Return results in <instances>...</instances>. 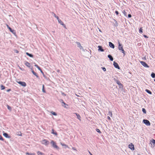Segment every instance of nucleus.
Masks as SVG:
<instances>
[{
	"mask_svg": "<svg viewBox=\"0 0 155 155\" xmlns=\"http://www.w3.org/2000/svg\"><path fill=\"white\" fill-rule=\"evenodd\" d=\"M121 51H122V52L123 54V56H124L125 55V54H126L125 52L124 51V49H123L122 50H121Z\"/></svg>",
	"mask_w": 155,
	"mask_h": 155,
	"instance_id": "nucleus-37",
	"label": "nucleus"
},
{
	"mask_svg": "<svg viewBox=\"0 0 155 155\" xmlns=\"http://www.w3.org/2000/svg\"><path fill=\"white\" fill-rule=\"evenodd\" d=\"M77 44L78 45V46L80 48L82 46L79 42H77Z\"/></svg>",
	"mask_w": 155,
	"mask_h": 155,
	"instance_id": "nucleus-29",
	"label": "nucleus"
},
{
	"mask_svg": "<svg viewBox=\"0 0 155 155\" xmlns=\"http://www.w3.org/2000/svg\"><path fill=\"white\" fill-rule=\"evenodd\" d=\"M15 52L16 53H18V50H16L15 51Z\"/></svg>",
	"mask_w": 155,
	"mask_h": 155,
	"instance_id": "nucleus-54",
	"label": "nucleus"
},
{
	"mask_svg": "<svg viewBox=\"0 0 155 155\" xmlns=\"http://www.w3.org/2000/svg\"><path fill=\"white\" fill-rule=\"evenodd\" d=\"M118 49L120 50H121L123 49L122 45L119 42H118Z\"/></svg>",
	"mask_w": 155,
	"mask_h": 155,
	"instance_id": "nucleus-11",
	"label": "nucleus"
},
{
	"mask_svg": "<svg viewBox=\"0 0 155 155\" xmlns=\"http://www.w3.org/2000/svg\"><path fill=\"white\" fill-rule=\"evenodd\" d=\"M151 76L153 78H155V74L152 73L151 74Z\"/></svg>",
	"mask_w": 155,
	"mask_h": 155,
	"instance_id": "nucleus-26",
	"label": "nucleus"
},
{
	"mask_svg": "<svg viewBox=\"0 0 155 155\" xmlns=\"http://www.w3.org/2000/svg\"><path fill=\"white\" fill-rule=\"evenodd\" d=\"M108 58L111 61H113L114 59L112 56L110 54H109L107 56Z\"/></svg>",
	"mask_w": 155,
	"mask_h": 155,
	"instance_id": "nucleus-14",
	"label": "nucleus"
},
{
	"mask_svg": "<svg viewBox=\"0 0 155 155\" xmlns=\"http://www.w3.org/2000/svg\"><path fill=\"white\" fill-rule=\"evenodd\" d=\"M6 25L8 28L9 29L10 31L12 32L13 34L14 35H16L15 31V30L12 29L8 25L6 24Z\"/></svg>",
	"mask_w": 155,
	"mask_h": 155,
	"instance_id": "nucleus-3",
	"label": "nucleus"
},
{
	"mask_svg": "<svg viewBox=\"0 0 155 155\" xmlns=\"http://www.w3.org/2000/svg\"><path fill=\"white\" fill-rule=\"evenodd\" d=\"M150 143L151 144V145H152V144L151 143V142H150Z\"/></svg>",
	"mask_w": 155,
	"mask_h": 155,
	"instance_id": "nucleus-57",
	"label": "nucleus"
},
{
	"mask_svg": "<svg viewBox=\"0 0 155 155\" xmlns=\"http://www.w3.org/2000/svg\"><path fill=\"white\" fill-rule=\"evenodd\" d=\"M11 91V89H8V90L6 91H7V92H9L10 91Z\"/></svg>",
	"mask_w": 155,
	"mask_h": 155,
	"instance_id": "nucleus-50",
	"label": "nucleus"
},
{
	"mask_svg": "<svg viewBox=\"0 0 155 155\" xmlns=\"http://www.w3.org/2000/svg\"><path fill=\"white\" fill-rule=\"evenodd\" d=\"M96 131L97 132H98V133H101V132L100 131V130L99 129H96Z\"/></svg>",
	"mask_w": 155,
	"mask_h": 155,
	"instance_id": "nucleus-41",
	"label": "nucleus"
},
{
	"mask_svg": "<svg viewBox=\"0 0 155 155\" xmlns=\"http://www.w3.org/2000/svg\"><path fill=\"white\" fill-rule=\"evenodd\" d=\"M72 149H73V150H76V149H75V148L74 147H72Z\"/></svg>",
	"mask_w": 155,
	"mask_h": 155,
	"instance_id": "nucleus-53",
	"label": "nucleus"
},
{
	"mask_svg": "<svg viewBox=\"0 0 155 155\" xmlns=\"http://www.w3.org/2000/svg\"><path fill=\"white\" fill-rule=\"evenodd\" d=\"M51 15L52 16L54 17L57 19H59V17L58 16H57L53 12L51 13Z\"/></svg>",
	"mask_w": 155,
	"mask_h": 155,
	"instance_id": "nucleus-16",
	"label": "nucleus"
},
{
	"mask_svg": "<svg viewBox=\"0 0 155 155\" xmlns=\"http://www.w3.org/2000/svg\"><path fill=\"white\" fill-rule=\"evenodd\" d=\"M154 81L155 82V79H154Z\"/></svg>",
	"mask_w": 155,
	"mask_h": 155,
	"instance_id": "nucleus-58",
	"label": "nucleus"
},
{
	"mask_svg": "<svg viewBox=\"0 0 155 155\" xmlns=\"http://www.w3.org/2000/svg\"><path fill=\"white\" fill-rule=\"evenodd\" d=\"M98 51H100L101 52H103L104 51V49L101 46L99 45L98 46Z\"/></svg>",
	"mask_w": 155,
	"mask_h": 155,
	"instance_id": "nucleus-12",
	"label": "nucleus"
},
{
	"mask_svg": "<svg viewBox=\"0 0 155 155\" xmlns=\"http://www.w3.org/2000/svg\"><path fill=\"white\" fill-rule=\"evenodd\" d=\"M0 140H2L3 141H4V140L3 138H2V136L0 135Z\"/></svg>",
	"mask_w": 155,
	"mask_h": 155,
	"instance_id": "nucleus-43",
	"label": "nucleus"
},
{
	"mask_svg": "<svg viewBox=\"0 0 155 155\" xmlns=\"http://www.w3.org/2000/svg\"><path fill=\"white\" fill-rule=\"evenodd\" d=\"M80 49L82 51H85V50L83 48V47L82 46L80 48Z\"/></svg>",
	"mask_w": 155,
	"mask_h": 155,
	"instance_id": "nucleus-42",
	"label": "nucleus"
},
{
	"mask_svg": "<svg viewBox=\"0 0 155 155\" xmlns=\"http://www.w3.org/2000/svg\"><path fill=\"white\" fill-rule=\"evenodd\" d=\"M129 148H130L132 150H134V145L132 143H130L129 145Z\"/></svg>",
	"mask_w": 155,
	"mask_h": 155,
	"instance_id": "nucleus-8",
	"label": "nucleus"
},
{
	"mask_svg": "<svg viewBox=\"0 0 155 155\" xmlns=\"http://www.w3.org/2000/svg\"><path fill=\"white\" fill-rule=\"evenodd\" d=\"M143 36H144V37H145L146 38H148V37L147 35H143Z\"/></svg>",
	"mask_w": 155,
	"mask_h": 155,
	"instance_id": "nucleus-49",
	"label": "nucleus"
},
{
	"mask_svg": "<svg viewBox=\"0 0 155 155\" xmlns=\"http://www.w3.org/2000/svg\"><path fill=\"white\" fill-rule=\"evenodd\" d=\"M3 136L7 138H10V136H8V134L7 133H4L3 134Z\"/></svg>",
	"mask_w": 155,
	"mask_h": 155,
	"instance_id": "nucleus-15",
	"label": "nucleus"
},
{
	"mask_svg": "<svg viewBox=\"0 0 155 155\" xmlns=\"http://www.w3.org/2000/svg\"><path fill=\"white\" fill-rule=\"evenodd\" d=\"M7 108L8 110H9L10 111L12 110V108L11 107L8 105H7Z\"/></svg>",
	"mask_w": 155,
	"mask_h": 155,
	"instance_id": "nucleus-32",
	"label": "nucleus"
},
{
	"mask_svg": "<svg viewBox=\"0 0 155 155\" xmlns=\"http://www.w3.org/2000/svg\"><path fill=\"white\" fill-rule=\"evenodd\" d=\"M26 154L28 155H35V153H26Z\"/></svg>",
	"mask_w": 155,
	"mask_h": 155,
	"instance_id": "nucleus-40",
	"label": "nucleus"
},
{
	"mask_svg": "<svg viewBox=\"0 0 155 155\" xmlns=\"http://www.w3.org/2000/svg\"><path fill=\"white\" fill-rule=\"evenodd\" d=\"M37 153L38 155H45L44 153L39 151H38Z\"/></svg>",
	"mask_w": 155,
	"mask_h": 155,
	"instance_id": "nucleus-22",
	"label": "nucleus"
},
{
	"mask_svg": "<svg viewBox=\"0 0 155 155\" xmlns=\"http://www.w3.org/2000/svg\"><path fill=\"white\" fill-rule=\"evenodd\" d=\"M139 32L140 34H142L143 33V29L142 28H140L139 30Z\"/></svg>",
	"mask_w": 155,
	"mask_h": 155,
	"instance_id": "nucleus-25",
	"label": "nucleus"
},
{
	"mask_svg": "<svg viewBox=\"0 0 155 155\" xmlns=\"http://www.w3.org/2000/svg\"><path fill=\"white\" fill-rule=\"evenodd\" d=\"M51 113L53 114V115H54V116H56L57 115V114L55 112H54L53 111H51Z\"/></svg>",
	"mask_w": 155,
	"mask_h": 155,
	"instance_id": "nucleus-38",
	"label": "nucleus"
},
{
	"mask_svg": "<svg viewBox=\"0 0 155 155\" xmlns=\"http://www.w3.org/2000/svg\"><path fill=\"white\" fill-rule=\"evenodd\" d=\"M60 101L64 105H67V106H68V105H67V104H66L65 103H64V102L63 101V100H62V99L60 100Z\"/></svg>",
	"mask_w": 155,
	"mask_h": 155,
	"instance_id": "nucleus-28",
	"label": "nucleus"
},
{
	"mask_svg": "<svg viewBox=\"0 0 155 155\" xmlns=\"http://www.w3.org/2000/svg\"><path fill=\"white\" fill-rule=\"evenodd\" d=\"M101 68L104 71H106V69L105 68L102 67Z\"/></svg>",
	"mask_w": 155,
	"mask_h": 155,
	"instance_id": "nucleus-44",
	"label": "nucleus"
},
{
	"mask_svg": "<svg viewBox=\"0 0 155 155\" xmlns=\"http://www.w3.org/2000/svg\"><path fill=\"white\" fill-rule=\"evenodd\" d=\"M128 18H130L131 17V15L130 14H129L128 15Z\"/></svg>",
	"mask_w": 155,
	"mask_h": 155,
	"instance_id": "nucleus-47",
	"label": "nucleus"
},
{
	"mask_svg": "<svg viewBox=\"0 0 155 155\" xmlns=\"http://www.w3.org/2000/svg\"><path fill=\"white\" fill-rule=\"evenodd\" d=\"M140 63L144 67L148 68H149V66L145 62H144L143 61H140Z\"/></svg>",
	"mask_w": 155,
	"mask_h": 155,
	"instance_id": "nucleus-6",
	"label": "nucleus"
},
{
	"mask_svg": "<svg viewBox=\"0 0 155 155\" xmlns=\"http://www.w3.org/2000/svg\"><path fill=\"white\" fill-rule=\"evenodd\" d=\"M143 122L147 126H149L150 125V121L146 119H143Z\"/></svg>",
	"mask_w": 155,
	"mask_h": 155,
	"instance_id": "nucleus-2",
	"label": "nucleus"
},
{
	"mask_svg": "<svg viewBox=\"0 0 155 155\" xmlns=\"http://www.w3.org/2000/svg\"><path fill=\"white\" fill-rule=\"evenodd\" d=\"M51 134H53L54 135H55V136H57L58 135V134L56 132H54V130L53 129H52V132Z\"/></svg>",
	"mask_w": 155,
	"mask_h": 155,
	"instance_id": "nucleus-21",
	"label": "nucleus"
},
{
	"mask_svg": "<svg viewBox=\"0 0 155 155\" xmlns=\"http://www.w3.org/2000/svg\"><path fill=\"white\" fill-rule=\"evenodd\" d=\"M108 115H109L110 117H112V112L110 111H109L108 112Z\"/></svg>",
	"mask_w": 155,
	"mask_h": 155,
	"instance_id": "nucleus-34",
	"label": "nucleus"
},
{
	"mask_svg": "<svg viewBox=\"0 0 155 155\" xmlns=\"http://www.w3.org/2000/svg\"><path fill=\"white\" fill-rule=\"evenodd\" d=\"M51 144H52V147L56 149L59 148L56 145V143L53 140H52L51 142Z\"/></svg>",
	"mask_w": 155,
	"mask_h": 155,
	"instance_id": "nucleus-4",
	"label": "nucleus"
},
{
	"mask_svg": "<svg viewBox=\"0 0 155 155\" xmlns=\"http://www.w3.org/2000/svg\"><path fill=\"white\" fill-rule=\"evenodd\" d=\"M16 82L19 84L24 87H25L26 86V83L24 82H22L21 81H16Z\"/></svg>",
	"mask_w": 155,
	"mask_h": 155,
	"instance_id": "nucleus-5",
	"label": "nucleus"
},
{
	"mask_svg": "<svg viewBox=\"0 0 155 155\" xmlns=\"http://www.w3.org/2000/svg\"><path fill=\"white\" fill-rule=\"evenodd\" d=\"M18 134H17V135L20 136H22V134L21 132H18Z\"/></svg>",
	"mask_w": 155,
	"mask_h": 155,
	"instance_id": "nucleus-39",
	"label": "nucleus"
},
{
	"mask_svg": "<svg viewBox=\"0 0 155 155\" xmlns=\"http://www.w3.org/2000/svg\"><path fill=\"white\" fill-rule=\"evenodd\" d=\"M19 69L21 70L22 71H24L25 70L23 68H21L20 67H19Z\"/></svg>",
	"mask_w": 155,
	"mask_h": 155,
	"instance_id": "nucleus-45",
	"label": "nucleus"
},
{
	"mask_svg": "<svg viewBox=\"0 0 155 155\" xmlns=\"http://www.w3.org/2000/svg\"><path fill=\"white\" fill-rule=\"evenodd\" d=\"M123 13L124 15V16H127V13H126L124 10L123 12Z\"/></svg>",
	"mask_w": 155,
	"mask_h": 155,
	"instance_id": "nucleus-30",
	"label": "nucleus"
},
{
	"mask_svg": "<svg viewBox=\"0 0 155 155\" xmlns=\"http://www.w3.org/2000/svg\"><path fill=\"white\" fill-rule=\"evenodd\" d=\"M88 151V152L90 154V155H93L91 152L90 151Z\"/></svg>",
	"mask_w": 155,
	"mask_h": 155,
	"instance_id": "nucleus-52",
	"label": "nucleus"
},
{
	"mask_svg": "<svg viewBox=\"0 0 155 155\" xmlns=\"http://www.w3.org/2000/svg\"><path fill=\"white\" fill-rule=\"evenodd\" d=\"M0 87H1V89L2 90H4L5 88V87L2 84L1 85Z\"/></svg>",
	"mask_w": 155,
	"mask_h": 155,
	"instance_id": "nucleus-27",
	"label": "nucleus"
},
{
	"mask_svg": "<svg viewBox=\"0 0 155 155\" xmlns=\"http://www.w3.org/2000/svg\"><path fill=\"white\" fill-rule=\"evenodd\" d=\"M42 91L44 93H46V91L44 89V85L43 84L42 86Z\"/></svg>",
	"mask_w": 155,
	"mask_h": 155,
	"instance_id": "nucleus-31",
	"label": "nucleus"
},
{
	"mask_svg": "<svg viewBox=\"0 0 155 155\" xmlns=\"http://www.w3.org/2000/svg\"><path fill=\"white\" fill-rule=\"evenodd\" d=\"M74 114L76 115L78 119L79 120H81V117L80 116V115H79V114H78L76 113H74Z\"/></svg>",
	"mask_w": 155,
	"mask_h": 155,
	"instance_id": "nucleus-20",
	"label": "nucleus"
},
{
	"mask_svg": "<svg viewBox=\"0 0 155 155\" xmlns=\"http://www.w3.org/2000/svg\"><path fill=\"white\" fill-rule=\"evenodd\" d=\"M58 21L59 23H60L61 25H62L64 28L65 29L67 28L65 25L61 21V20H58Z\"/></svg>",
	"mask_w": 155,
	"mask_h": 155,
	"instance_id": "nucleus-9",
	"label": "nucleus"
},
{
	"mask_svg": "<svg viewBox=\"0 0 155 155\" xmlns=\"http://www.w3.org/2000/svg\"><path fill=\"white\" fill-rule=\"evenodd\" d=\"M142 111H143V112L144 113V114H146V110H145V109L144 108H143L142 109Z\"/></svg>",
	"mask_w": 155,
	"mask_h": 155,
	"instance_id": "nucleus-36",
	"label": "nucleus"
},
{
	"mask_svg": "<svg viewBox=\"0 0 155 155\" xmlns=\"http://www.w3.org/2000/svg\"><path fill=\"white\" fill-rule=\"evenodd\" d=\"M49 143V141L46 140H44L42 141V143L46 145H48Z\"/></svg>",
	"mask_w": 155,
	"mask_h": 155,
	"instance_id": "nucleus-10",
	"label": "nucleus"
},
{
	"mask_svg": "<svg viewBox=\"0 0 155 155\" xmlns=\"http://www.w3.org/2000/svg\"><path fill=\"white\" fill-rule=\"evenodd\" d=\"M41 72V73L43 75V76H44V73L42 71L41 69L40 70H39Z\"/></svg>",
	"mask_w": 155,
	"mask_h": 155,
	"instance_id": "nucleus-48",
	"label": "nucleus"
},
{
	"mask_svg": "<svg viewBox=\"0 0 155 155\" xmlns=\"http://www.w3.org/2000/svg\"><path fill=\"white\" fill-rule=\"evenodd\" d=\"M109 45L110 47L112 48H114V45L113 44L112 42H109Z\"/></svg>",
	"mask_w": 155,
	"mask_h": 155,
	"instance_id": "nucleus-13",
	"label": "nucleus"
},
{
	"mask_svg": "<svg viewBox=\"0 0 155 155\" xmlns=\"http://www.w3.org/2000/svg\"><path fill=\"white\" fill-rule=\"evenodd\" d=\"M61 144L62 145V146H66V145L65 144H62L61 143Z\"/></svg>",
	"mask_w": 155,
	"mask_h": 155,
	"instance_id": "nucleus-56",
	"label": "nucleus"
},
{
	"mask_svg": "<svg viewBox=\"0 0 155 155\" xmlns=\"http://www.w3.org/2000/svg\"><path fill=\"white\" fill-rule=\"evenodd\" d=\"M99 31L101 32V31L100 30H99Z\"/></svg>",
	"mask_w": 155,
	"mask_h": 155,
	"instance_id": "nucleus-59",
	"label": "nucleus"
},
{
	"mask_svg": "<svg viewBox=\"0 0 155 155\" xmlns=\"http://www.w3.org/2000/svg\"><path fill=\"white\" fill-rule=\"evenodd\" d=\"M26 54L30 57L32 58L33 57V56L32 54H30L28 52H26Z\"/></svg>",
	"mask_w": 155,
	"mask_h": 155,
	"instance_id": "nucleus-23",
	"label": "nucleus"
},
{
	"mask_svg": "<svg viewBox=\"0 0 155 155\" xmlns=\"http://www.w3.org/2000/svg\"><path fill=\"white\" fill-rule=\"evenodd\" d=\"M62 95H65V94H64V93H63H63H62Z\"/></svg>",
	"mask_w": 155,
	"mask_h": 155,
	"instance_id": "nucleus-55",
	"label": "nucleus"
},
{
	"mask_svg": "<svg viewBox=\"0 0 155 155\" xmlns=\"http://www.w3.org/2000/svg\"><path fill=\"white\" fill-rule=\"evenodd\" d=\"M35 66L39 70H40L41 68L37 64H35Z\"/></svg>",
	"mask_w": 155,
	"mask_h": 155,
	"instance_id": "nucleus-33",
	"label": "nucleus"
},
{
	"mask_svg": "<svg viewBox=\"0 0 155 155\" xmlns=\"http://www.w3.org/2000/svg\"><path fill=\"white\" fill-rule=\"evenodd\" d=\"M107 119H108V120H110V117H109V116H108V117H107Z\"/></svg>",
	"mask_w": 155,
	"mask_h": 155,
	"instance_id": "nucleus-51",
	"label": "nucleus"
},
{
	"mask_svg": "<svg viewBox=\"0 0 155 155\" xmlns=\"http://www.w3.org/2000/svg\"><path fill=\"white\" fill-rule=\"evenodd\" d=\"M115 13L117 15H118L119 14V12L117 11H116Z\"/></svg>",
	"mask_w": 155,
	"mask_h": 155,
	"instance_id": "nucleus-46",
	"label": "nucleus"
},
{
	"mask_svg": "<svg viewBox=\"0 0 155 155\" xmlns=\"http://www.w3.org/2000/svg\"><path fill=\"white\" fill-rule=\"evenodd\" d=\"M25 64L26 66H27L28 67L30 68V64L27 61H25Z\"/></svg>",
	"mask_w": 155,
	"mask_h": 155,
	"instance_id": "nucleus-18",
	"label": "nucleus"
},
{
	"mask_svg": "<svg viewBox=\"0 0 155 155\" xmlns=\"http://www.w3.org/2000/svg\"><path fill=\"white\" fill-rule=\"evenodd\" d=\"M31 72L35 76H36V77L37 78H39V77L38 75L36 73H35V72L33 70H31Z\"/></svg>",
	"mask_w": 155,
	"mask_h": 155,
	"instance_id": "nucleus-19",
	"label": "nucleus"
},
{
	"mask_svg": "<svg viewBox=\"0 0 155 155\" xmlns=\"http://www.w3.org/2000/svg\"><path fill=\"white\" fill-rule=\"evenodd\" d=\"M114 80L116 82L117 84L118 85L120 88H123L122 84L118 80H117V79L115 78H114Z\"/></svg>",
	"mask_w": 155,
	"mask_h": 155,
	"instance_id": "nucleus-1",
	"label": "nucleus"
},
{
	"mask_svg": "<svg viewBox=\"0 0 155 155\" xmlns=\"http://www.w3.org/2000/svg\"><path fill=\"white\" fill-rule=\"evenodd\" d=\"M151 142L153 143V145H154V144H155V140L153 139H152V140H151Z\"/></svg>",
	"mask_w": 155,
	"mask_h": 155,
	"instance_id": "nucleus-35",
	"label": "nucleus"
},
{
	"mask_svg": "<svg viewBox=\"0 0 155 155\" xmlns=\"http://www.w3.org/2000/svg\"><path fill=\"white\" fill-rule=\"evenodd\" d=\"M113 25L114 26L117 27L118 25V23L116 21V20H114V22H113Z\"/></svg>",
	"mask_w": 155,
	"mask_h": 155,
	"instance_id": "nucleus-17",
	"label": "nucleus"
},
{
	"mask_svg": "<svg viewBox=\"0 0 155 155\" xmlns=\"http://www.w3.org/2000/svg\"><path fill=\"white\" fill-rule=\"evenodd\" d=\"M113 65L115 68H117L118 69H120V67L117 63L115 61H114Z\"/></svg>",
	"mask_w": 155,
	"mask_h": 155,
	"instance_id": "nucleus-7",
	"label": "nucleus"
},
{
	"mask_svg": "<svg viewBox=\"0 0 155 155\" xmlns=\"http://www.w3.org/2000/svg\"><path fill=\"white\" fill-rule=\"evenodd\" d=\"M145 91L147 92L149 94H152V92L150 90L146 89Z\"/></svg>",
	"mask_w": 155,
	"mask_h": 155,
	"instance_id": "nucleus-24",
	"label": "nucleus"
}]
</instances>
